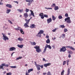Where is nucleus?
Returning a JSON list of instances; mask_svg holds the SVG:
<instances>
[{
    "label": "nucleus",
    "instance_id": "43",
    "mask_svg": "<svg viewBox=\"0 0 75 75\" xmlns=\"http://www.w3.org/2000/svg\"><path fill=\"white\" fill-rule=\"evenodd\" d=\"M62 18H63V17L61 16H59V19H61Z\"/></svg>",
    "mask_w": 75,
    "mask_h": 75
},
{
    "label": "nucleus",
    "instance_id": "50",
    "mask_svg": "<svg viewBox=\"0 0 75 75\" xmlns=\"http://www.w3.org/2000/svg\"><path fill=\"white\" fill-rule=\"evenodd\" d=\"M44 66L46 67H47V64H44Z\"/></svg>",
    "mask_w": 75,
    "mask_h": 75
},
{
    "label": "nucleus",
    "instance_id": "13",
    "mask_svg": "<svg viewBox=\"0 0 75 75\" xmlns=\"http://www.w3.org/2000/svg\"><path fill=\"white\" fill-rule=\"evenodd\" d=\"M37 69L38 71L40 70V65H37L36 66Z\"/></svg>",
    "mask_w": 75,
    "mask_h": 75
},
{
    "label": "nucleus",
    "instance_id": "9",
    "mask_svg": "<svg viewBox=\"0 0 75 75\" xmlns=\"http://www.w3.org/2000/svg\"><path fill=\"white\" fill-rule=\"evenodd\" d=\"M52 19L51 18H50L49 19H47V23L49 24L52 21Z\"/></svg>",
    "mask_w": 75,
    "mask_h": 75
},
{
    "label": "nucleus",
    "instance_id": "3",
    "mask_svg": "<svg viewBox=\"0 0 75 75\" xmlns=\"http://www.w3.org/2000/svg\"><path fill=\"white\" fill-rule=\"evenodd\" d=\"M44 33V31L42 30H40L39 31V33L38 34L36 35L38 37H41V34H43Z\"/></svg>",
    "mask_w": 75,
    "mask_h": 75
},
{
    "label": "nucleus",
    "instance_id": "39",
    "mask_svg": "<svg viewBox=\"0 0 75 75\" xmlns=\"http://www.w3.org/2000/svg\"><path fill=\"white\" fill-rule=\"evenodd\" d=\"M62 35V38H64L65 37V35L64 34Z\"/></svg>",
    "mask_w": 75,
    "mask_h": 75
},
{
    "label": "nucleus",
    "instance_id": "30",
    "mask_svg": "<svg viewBox=\"0 0 75 75\" xmlns=\"http://www.w3.org/2000/svg\"><path fill=\"white\" fill-rule=\"evenodd\" d=\"M3 65H4V66L6 67H8L9 66L8 64H6L5 63H4Z\"/></svg>",
    "mask_w": 75,
    "mask_h": 75
},
{
    "label": "nucleus",
    "instance_id": "57",
    "mask_svg": "<svg viewBox=\"0 0 75 75\" xmlns=\"http://www.w3.org/2000/svg\"><path fill=\"white\" fill-rule=\"evenodd\" d=\"M52 47H53V48L54 49H55V46H54V45L52 46Z\"/></svg>",
    "mask_w": 75,
    "mask_h": 75
},
{
    "label": "nucleus",
    "instance_id": "48",
    "mask_svg": "<svg viewBox=\"0 0 75 75\" xmlns=\"http://www.w3.org/2000/svg\"><path fill=\"white\" fill-rule=\"evenodd\" d=\"M65 16L66 17H67L68 16V13H66L65 14Z\"/></svg>",
    "mask_w": 75,
    "mask_h": 75
},
{
    "label": "nucleus",
    "instance_id": "46",
    "mask_svg": "<svg viewBox=\"0 0 75 75\" xmlns=\"http://www.w3.org/2000/svg\"><path fill=\"white\" fill-rule=\"evenodd\" d=\"M47 64V66H50L51 65V64L50 63H48L46 64Z\"/></svg>",
    "mask_w": 75,
    "mask_h": 75
},
{
    "label": "nucleus",
    "instance_id": "31",
    "mask_svg": "<svg viewBox=\"0 0 75 75\" xmlns=\"http://www.w3.org/2000/svg\"><path fill=\"white\" fill-rule=\"evenodd\" d=\"M25 21L26 23H27L28 24L29 23V22L26 19H25Z\"/></svg>",
    "mask_w": 75,
    "mask_h": 75
},
{
    "label": "nucleus",
    "instance_id": "17",
    "mask_svg": "<svg viewBox=\"0 0 75 75\" xmlns=\"http://www.w3.org/2000/svg\"><path fill=\"white\" fill-rule=\"evenodd\" d=\"M23 45H17V46L19 47V48H22L23 47Z\"/></svg>",
    "mask_w": 75,
    "mask_h": 75
},
{
    "label": "nucleus",
    "instance_id": "64",
    "mask_svg": "<svg viewBox=\"0 0 75 75\" xmlns=\"http://www.w3.org/2000/svg\"><path fill=\"white\" fill-rule=\"evenodd\" d=\"M3 3H1L0 2V5H3Z\"/></svg>",
    "mask_w": 75,
    "mask_h": 75
},
{
    "label": "nucleus",
    "instance_id": "19",
    "mask_svg": "<svg viewBox=\"0 0 75 75\" xmlns=\"http://www.w3.org/2000/svg\"><path fill=\"white\" fill-rule=\"evenodd\" d=\"M35 24H32L30 26V28H35Z\"/></svg>",
    "mask_w": 75,
    "mask_h": 75
},
{
    "label": "nucleus",
    "instance_id": "1",
    "mask_svg": "<svg viewBox=\"0 0 75 75\" xmlns=\"http://www.w3.org/2000/svg\"><path fill=\"white\" fill-rule=\"evenodd\" d=\"M34 48L36 49V51L38 53H39L40 52H41V50L40 48V47L38 45H36L34 47Z\"/></svg>",
    "mask_w": 75,
    "mask_h": 75
},
{
    "label": "nucleus",
    "instance_id": "7",
    "mask_svg": "<svg viewBox=\"0 0 75 75\" xmlns=\"http://www.w3.org/2000/svg\"><path fill=\"white\" fill-rule=\"evenodd\" d=\"M16 50V48L15 47H11L9 48V51H12L13 50L15 51Z\"/></svg>",
    "mask_w": 75,
    "mask_h": 75
},
{
    "label": "nucleus",
    "instance_id": "49",
    "mask_svg": "<svg viewBox=\"0 0 75 75\" xmlns=\"http://www.w3.org/2000/svg\"><path fill=\"white\" fill-rule=\"evenodd\" d=\"M66 61H64L63 62V65H64L66 64Z\"/></svg>",
    "mask_w": 75,
    "mask_h": 75
},
{
    "label": "nucleus",
    "instance_id": "54",
    "mask_svg": "<svg viewBox=\"0 0 75 75\" xmlns=\"http://www.w3.org/2000/svg\"><path fill=\"white\" fill-rule=\"evenodd\" d=\"M40 67L42 69L43 67V65H42L41 66L40 65Z\"/></svg>",
    "mask_w": 75,
    "mask_h": 75
},
{
    "label": "nucleus",
    "instance_id": "23",
    "mask_svg": "<svg viewBox=\"0 0 75 75\" xmlns=\"http://www.w3.org/2000/svg\"><path fill=\"white\" fill-rule=\"evenodd\" d=\"M59 7L58 6H55L54 7V10L55 11H57V10L58 9H59Z\"/></svg>",
    "mask_w": 75,
    "mask_h": 75
},
{
    "label": "nucleus",
    "instance_id": "61",
    "mask_svg": "<svg viewBox=\"0 0 75 75\" xmlns=\"http://www.w3.org/2000/svg\"><path fill=\"white\" fill-rule=\"evenodd\" d=\"M43 61H45V58H43Z\"/></svg>",
    "mask_w": 75,
    "mask_h": 75
},
{
    "label": "nucleus",
    "instance_id": "37",
    "mask_svg": "<svg viewBox=\"0 0 75 75\" xmlns=\"http://www.w3.org/2000/svg\"><path fill=\"white\" fill-rule=\"evenodd\" d=\"M6 74V75H11L12 73L11 72H9L7 73Z\"/></svg>",
    "mask_w": 75,
    "mask_h": 75
},
{
    "label": "nucleus",
    "instance_id": "52",
    "mask_svg": "<svg viewBox=\"0 0 75 75\" xmlns=\"http://www.w3.org/2000/svg\"><path fill=\"white\" fill-rule=\"evenodd\" d=\"M8 21L11 24H12V23L9 20H8Z\"/></svg>",
    "mask_w": 75,
    "mask_h": 75
},
{
    "label": "nucleus",
    "instance_id": "53",
    "mask_svg": "<svg viewBox=\"0 0 75 75\" xmlns=\"http://www.w3.org/2000/svg\"><path fill=\"white\" fill-rule=\"evenodd\" d=\"M57 29H54V30H53L52 31V32H55L56 31V30Z\"/></svg>",
    "mask_w": 75,
    "mask_h": 75
},
{
    "label": "nucleus",
    "instance_id": "24",
    "mask_svg": "<svg viewBox=\"0 0 75 75\" xmlns=\"http://www.w3.org/2000/svg\"><path fill=\"white\" fill-rule=\"evenodd\" d=\"M18 40H19V41H23L24 40L23 39H22L21 38H18Z\"/></svg>",
    "mask_w": 75,
    "mask_h": 75
},
{
    "label": "nucleus",
    "instance_id": "27",
    "mask_svg": "<svg viewBox=\"0 0 75 75\" xmlns=\"http://www.w3.org/2000/svg\"><path fill=\"white\" fill-rule=\"evenodd\" d=\"M4 66V65L3 64H1V65H0V69H3V67Z\"/></svg>",
    "mask_w": 75,
    "mask_h": 75
},
{
    "label": "nucleus",
    "instance_id": "55",
    "mask_svg": "<svg viewBox=\"0 0 75 75\" xmlns=\"http://www.w3.org/2000/svg\"><path fill=\"white\" fill-rule=\"evenodd\" d=\"M35 64L36 66H37V65H38L37 64V63H36V62H35Z\"/></svg>",
    "mask_w": 75,
    "mask_h": 75
},
{
    "label": "nucleus",
    "instance_id": "6",
    "mask_svg": "<svg viewBox=\"0 0 75 75\" xmlns=\"http://www.w3.org/2000/svg\"><path fill=\"white\" fill-rule=\"evenodd\" d=\"M66 50V49L65 47H63L62 48H61L60 50V52H64Z\"/></svg>",
    "mask_w": 75,
    "mask_h": 75
},
{
    "label": "nucleus",
    "instance_id": "15",
    "mask_svg": "<svg viewBox=\"0 0 75 75\" xmlns=\"http://www.w3.org/2000/svg\"><path fill=\"white\" fill-rule=\"evenodd\" d=\"M30 43H31V45L33 46L35 45H36V43L34 42H31Z\"/></svg>",
    "mask_w": 75,
    "mask_h": 75
},
{
    "label": "nucleus",
    "instance_id": "28",
    "mask_svg": "<svg viewBox=\"0 0 75 75\" xmlns=\"http://www.w3.org/2000/svg\"><path fill=\"white\" fill-rule=\"evenodd\" d=\"M68 74H67V75H69L70 74V69L69 68L68 70Z\"/></svg>",
    "mask_w": 75,
    "mask_h": 75
},
{
    "label": "nucleus",
    "instance_id": "12",
    "mask_svg": "<svg viewBox=\"0 0 75 75\" xmlns=\"http://www.w3.org/2000/svg\"><path fill=\"white\" fill-rule=\"evenodd\" d=\"M6 7L9 8H12V6L10 4H6Z\"/></svg>",
    "mask_w": 75,
    "mask_h": 75
},
{
    "label": "nucleus",
    "instance_id": "10",
    "mask_svg": "<svg viewBox=\"0 0 75 75\" xmlns=\"http://www.w3.org/2000/svg\"><path fill=\"white\" fill-rule=\"evenodd\" d=\"M23 16L25 18H27L28 17V14L27 13H24Z\"/></svg>",
    "mask_w": 75,
    "mask_h": 75
},
{
    "label": "nucleus",
    "instance_id": "18",
    "mask_svg": "<svg viewBox=\"0 0 75 75\" xmlns=\"http://www.w3.org/2000/svg\"><path fill=\"white\" fill-rule=\"evenodd\" d=\"M28 24L27 23H25L24 25V26H25V28H28L29 27V26L28 25Z\"/></svg>",
    "mask_w": 75,
    "mask_h": 75
},
{
    "label": "nucleus",
    "instance_id": "4",
    "mask_svg": "<svg viewBox=\"0 0 75 75\" xmlns=\"http://www.w3.org/2000/svg\"><path fill=\"white\" fill-rule=\"evenodd\" d=\"M2 34L3 35V39H4L5 41H6V40H8L9 39L6 36V35L4 34L3 33H2Z\"/></svg>",
    "mask_w": 75,
    "mask_h": 75
},
{
    "label": "nucleus",
    "instance_id": "26",
    "mask_svg": "<svg viewBox=\"0 0 75 75\" xmlns=\"http://www.w3.org/2000/svg\"><path fill=\"white\" fill-rule=\"evenodd\" d=\"M46 42L47 43H50V41L49 39H48L46 41Z\"/></svg>",
    "mask_w": 75,
    "mask_h": 75
},
{
    "label": "nucleus",
    "instance_id": "36",
    "mask_svg": "<svg viewBox=\"0 0 75 75\" xmlns=\"http://www.w3.org/2000/svg\"><path fill=\"white\" fill-rule=\"evenodd\" d=\"M22 58V57H18L16 59L17 60H18L20 59H21Z\"/></svg>",
    "mask_w": 75,
    "mask_h": 75
},
{
    "label": "nucleus",
    "instance_id": "56",
    "mask_svg": "<svg viewBox=\"0 0 75 75\" xmlns=\"http://www.w3.org/2000/svg\"><path fill=\"white\" fill-rule=\"evenodd\" d=\"M71 57V55L70 54H69V56H68V57L69 58H70Z\"/></svg>",
    "mask_w": 75,
    "mask_h": 75
},
{
    "label": "nucleus",
    "instance_id": "32",
    "mask_svg": "<svg viewBox=\"0 0 75 75\" xmlns=\"http://www.w3.org/2000/svg\"><path fill=\"white\" fill-rule=\"evenodd\" d=\"M20 31L22 34H24V32L23 31V30L22 29H21V30H20Z\"/></svg>",
    "mask_w": 75,
    "mask_h": 75
},
{
    "label": "nucleus",
    "instance_id": "51",
    "mask_svg": "<svg viewBox=\"0 0 75 75\" xmlns=\"http://www.w3.org/2000/svg\"><path fill=\"white\" fill-rule=\"evenodd\" d=\"M67 65H68L69 64V60H67Z\"/></svg>",
    "mask_w": 75,
    "mask_h": 75
},
{
    "label": "nucleus",
    "instance_id": "59",
    "mask_svg": "<svg viewBox=\"0 0 75 75\" xmlns=\"http://www.w3.org/2000/svg\"><path fill=\"white\" fill-rule=\"evenodd\" d=\"M13 2H15V3H17V4H18V3L17 1H13Z\"/></svg>",
    "mask_w": 75,
    "mask_h": 75
},
{
    "label": "nucleus",
    "instance_id": "8",
    "mask_svg": "<svg viewBox=\"0 0 75 75\" xmlns=\"http://www.w3.org/2000/svg\"><path fill=\"white\" fill-rule=\"evenodd\" d=\"M43 16V13H40L39 14V16L41 17V18L42 19H43L44 18V17Z\"/></svg>",
    "mask_w": 75,
    "mask_h": 75
},
{
    "label": "nucleus",
    "instance_id": "42",
    "mask_svg": "<svg viewBox=\"0 0 75 75\" xmlns=\"http://www.w3.org/2000/svg\"><path fill=\"white\" fill-rule=\"evenodd\" d=\"M61 28H65V26L64 25H62L61 26Z\"/></svg>",
    "mask_w": 75,
    "mask_h": 75
},
{
    "label": "nucleus",
    "instance_id": "35",
    "mask_svg": "<svg viewBox=\"0 0 75 75\" xmlns=\"http://www.w3.org/2000/svg\"><path fill=\"white\" fill-rule=\"evenodd\" d=\"M56 6V4H53L51 6V7H55Z\"/></svg>",
    "mask_w": 75,
    "mask_h": 75
},
{
    "label": "nucleus",
    "instance_id": "14",
    "mask_svg": "<svg viewBox=\"0 0 75 75\" xmlns=\"http://www.w3.org/2000/svg\"><path fill=\"white\" fill-rule=\"evenodd\" d=\"M47 48V47H48L50 49H51L52 47L51 46H50V45H48L47 44L46 45V46H45Z\"/></svg>",
    "mask_w": 75,
    "mask_h": 75
},
{
    "label": "nucleus",
    "instance_id": "29",
    "mask_svg": "<svg viewBox=\"0 0 75 75\" xmlns=\"http://www.w3.org/2000/svg\"><path fill=\"white\" fill-rule=\"evenodd\" d=\"M11 11V10L10 9H8L7 10L6 13H8Z\"/></svg>",
    "mask_w": 75,
    "mask_h": 75
},
{
    "label": "nucleus",
    "instance_id": "38",
    "mask_svg": "<svg viewBox=\"0 0 75 75\" xmlns=\"http://www.w3.org/2000/svg\"><path fill=\"white\" fill-rule=\"evenodd\" d=\"M47 48L45 46V48L44 50V51H43V52L45 53L46 51V49H47Z\"/></svg>",
    "mask_w": 75,
    "mask_h": 75
},
{
    "label": "nucleus",
    "instance_id": "22",
    "mask_svg": "<svg viewBox=\"0 0 75 75\" xmlns=\"http://www.w3.org/2000/svg\"><path fill=\"white\" fill-rule=\"evenodd\" d=\"M57 18L56 17H55L53 15L52 16V20L53 21H55V19H56Z\"/></svg>",
    "mask_w": 75,
    "mask_h": 75
},
{
    "label": "nucleus",
    "instance_id": "63",
    "mask_svg": "<svg viewBox=\"0 0 75 75\" xmlns=\"http://www.w3.org/2000/svg\"><path fill=\"white\" fill-rule=\"evenodd\" d=\"M14 53H15V52H13L12 53L11 55V56H13V54Z\"/></svg>",
    "mask_w": 75,
    "mask_h": 75
},
{
    "label": "nucleus",
    "instance_id": "45",
    "mask_svg": "<svg viewBox=\"0 0 75 75\" xmlns=\"http://www.w3.org/2000/svg\"><path fill=\"white\" fill-rule=\"evenodd\" d=\"M64 33H65L68 31V30L67 29L65 28L64 30Z\"/></svg>",
    "mask_w": 75,
    "mask_h": 75
},
{
    "label": "nucleus",
    "instance_id": "5",
    "mask_svg": "<svg viewBox=\"0 0 75 75\" xmlns=\"http://www.w3.org/2000/svg\"><path fill=\"white\" fill-rule=\"evenodd\" d=\"M26 2H29V3L28 4V5L29 6H30L31 4V3L32 2V1L34 2L33 0H26L25 1Z\"/></svg>",
    "mask_w": 75,
    "mask_h": 75
},
{
    "label": "nucleus",
    "instance_id": "40",
    "mask_svg": "<svg viewBox=\"0 0 75 75\" xmlns=\"http://www.w3.org/2000/svg\"><path fill=\"white\" fill-rule=\"evenodd\" d=\"M25 11L27 13L29 11V9H28L26 8L25 9Z\"/></svg>",
    "mask_w": 75,
    "mask_h": 75
},
{
    "label": "nucleus",
    "instance_id": "44",
    "mask_svg": "<svg viewBox=\"0 0 75 75\" xmlns=\"http://www.w3.org/2000/svg\"><path fill=\"white\" fill-rule=\"evenodd\" d=\"M10 67L11 68H16V66H11Z\"/></svg>",
    "mask_w": 75,
    "mask_h": 75
},
{
    "label": "nucleus",
    "instance_id": "16",
    "mask_svg": "<svg viewBox=\"0 0 75 75\" xmlns=\"http://www.w3.org/2000/svg\"><path fill=\"white\" fill-rule=\"evenodd\" d=\"M22 29L20 27H18V28H15V29L16 30H20H20H21Z\"/></svg>",
    "mask_w": 75,
    "mask_h": 75
},
{
    "label": "nucleus",
    "instance_id": "58",
    "mask_svg": "<svg viewBox=\"0 0 75 75\" xmlns=\"http://www.w3.org/2000/svg\"><path fill=\"white\" fill-rule=\"evenodd\" d=\"M52 8H48L47 9H52Z\"/></svg>",
    "mask_w": 75,
    "mask_h": 75
},
{
    "label": "nucleus",
    "instance_id": "11",
    "mask_svg": "<svg viewBox=\"0 0 75 75\" xmlns=\"http://www.w3.org/2000/svg\"><path fill=\"white\" fill-rule=\"evenodd\" d=\"M66 47L67 48H69L70 49L72 50H75V49L73 47H72L71 46H67V47Z\"/></svg>",
    "mask_w": 75,
    "mask_h": 75
},
{
    "label": "nucleus",
    "instance_id": "60",
    "mask_svg": "<svg viewBox=\"0 0 75 75\" xmlns=\"http://www.w3.org/2000/svg\"><path fill=\"white\" fill-rule=\"evenodd\" d=\"M46 38H49V36H48V35H47V36H46Z\"/></svg>",
    "mask_w": 75,
    "mask_h": 75
},
{
    "label": "nucleus",
    "instance_id": "62",
    "mask_svg": "<svg viewBox=\"0 0 75 75\" xmlns=\"http://www.w3.org/2000/svg\"><path fill=\"white\" fill-rule=\"evenodd\" d=\"M28 73L27 72L26 73V75H28Z\"/></svg>",
    "mask_w": 75,
    "mask_h": 75
},
{
    "label": "nucleus",
    "instance_id": "21",
    "mask_svg": "<svg viewBox=\"0 0 75 75\" xmlns=\"http://www.w3.org/2000/svg\"><path fill=\"white\" fill-rule=\"evenodd\" d=\"M17 11H18L21 13L23 12V9H22V10L21 9H18L17 10Z\"/></svg>",
    "mask_w": 75,
    "mask_h": 75
},
{
    "label": "nucleus",
    "instance_id": "25",
    "mask_svg": "<svg viewBox=\"0 0 75 75\" xmlns=\"http://www.w3.org/2000/svg\"><path fill=\"white\" fill-rule=\"evenodd\" d=\"M33 71V69H30L28 70V73H29L31 71Z\"/></svg>",
    "mask_w": 75,
    "mask_h": 75
},
{
    "label": "nucleus",
    "instance_id": "20",
    "mask_svg": "<svg viewBox=\"0 0 75 75\" xmlns=\"http://www.w3.org/2000/svg\"><path fill=\"white\" fill-rule=\"evenodd\" d=\"M30 11L31 12V14L33 15V17H35L34 14L33 13V11L31 10H30Z\"/></svg>",
    "mask_w": 75,
    "mask_h": 75
},
{
    "label": "nucleus",
    "instance_id": "41",
    "mask_svg": "<svg viewBox=\"0 0 75 75\" xmlns=\"http://www.w3.org/2000/svg\"><path fill=\"white\" fill-rule=\"evenodd\" d=\"M47 75H51L50 72V71H49L47 73Z\"/></svg>",
    "mask_w": 75,
    "mask_h": 75
},
{
    "label": "nucleus",
    "instance_id": "47",
    "mask_svg": "<svg viewBox=\"0 0 75 75\" xmlns=\"http://www.w3.org/2000/svg\"><path fill=\"white\" fill-rule=\"evenodd\" d=\"M44 17H45L46 18H48V15H45V14L44 15Z\"/></svg>",
    "mask_w": 75,
    "mask_h": 75
},
{
    "label": "nucleus",
    "instance_id": "2",
    "mask_svg": "<svg viewBox=\"0 0 75 75\" xmlns=\"http://www.w3.org/2000/svg\"><path fill=\"white\" fill-rule=\"evenodd\" d=\"M66 21H67V22L68 23L70 24L71 23L70 18L69 17H68L65 19V21L66 22Z\"/></svg>",
    "mask_w": 75,
    "mask_h": 75
},
{
    "label": "nucleus",
    "instance_id": "34",
    "mask_svg": "<svg viewBox=\"0 0 75 75\" xmlns=\"http://www.w3.org/2000/svg\"><path fill=\"white\" fill-rule=\"evenodd\" d=\"M64 70H63L61 72V75H63L64 74Z\"/></svg>",
    "mask_w": 75,
    "mask_h": 75
},
{
    "label": "nucleus",
    "instance_id": "33",
    "mask_svg": "<svg viewBox=\"0 0 75 75\" xmlns=\"http://www.w3.org/2000/svg\"><path fill=\"white\" fill-rule=\"evenodd\" d=\"M68 53H69V54H72L73 53L72 52V51H70L68 50Z\"/></svg>",
    "mask_w": 75,
    "mask_h": 75
}]
</instances>
